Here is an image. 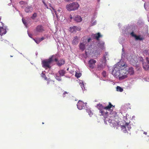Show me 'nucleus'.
Segmentation results:
<instances>
[{
    "label": "nucleus",
    "mask_w": 149,
    "mask_h": 149,
    "mask_svg": "<svg viewBox=\"0 0 149 149\" xmlns=\"http://www.w3.org/2000/svg\"><path fill=\"white\" fill-rule=\"evenodd\" d=\"M112 74L120 80L123 79L127 77V65L118 63L114 65L112 71Z\"/></svg>",
    "instance_id": "1"
},
{
    "label": "nucleus",
    "mask_w": 149,
    "mask_h": 149,
    "mask_svg": "<svg viewBox=\"0 0 149 149\" xmlns=\"http://www.w3.org/2000/svg\"><path fill=\"white\" fill-rule=\"evenodd\" d=\"M54 61L57 62V58L56 55H53L50 57L48 59L46 60H44L42 61V64L43 67L45 68H51L50 64L52 62Z\"/></svg>",
    "instance_id": "2"
},
{
    "label": "nucleus",
    "mask_w": 149,
    "mask_h": 149,
    "mask_svg": "<svg viewBox=\"0 0 149 149\" xmlns=\"http://www.w3.org/2000/svg\"><path fill=\"white\" fill-rule=\"evenodd\" d=\"M79 6V5L78 3L74 2L67 5L66 6V8L68 11H74L77 10Z\"/></svg>",
    "instance_id": "3"
},
{
    "label": "nucleus",
    "mask_w": 149,
    "mask_h": 149,
    "mask_svg": "<svg viewBox=\"0 0 149 149\" xmlns=\"http://www.w3.org/2000/svg\"><path fill=\"white\" fill-rule=\"evenodd\" d=\"M113 107L114 106L110 102H109V105L106 107L103 106L101 104H99L97 105V108L99 110V111H101L103 110H109Z\"/></svg>",
    "instance_id": "4"
},
{
    "label": "nucleus",
    "mask_w": 149,
    "mask_h": 149,
    "mask_svg": "<svg viewBox=\"0 0 149 149\" xmlns=\"http://www.w3.org/2000/svg\"><path fill=\"white\" fill-rule=\"evenodd\" d=\"M106 61L104 62L102 61V63H98L97 67V70L101 71L103 70L106 67Z\"/></svg>",
    "instance_id": "5"
},
{
    "label": "nucleus",
    "mask_w": 149,
    "mask_h": 149,
    "mask_svg": "<svg viewBox=\"0 0 149 149\" xmlns=\"http://www.w3.org/2000/svg\"><path fill=\"white\" fill-rule=\"evenodd\" d=\"M96 63V61L93 59H92L89 60L88 62L89 67L91 69H93L95 67V64Z\"/></svg>",
    "instance_id": "6"
},
{
    "label": "nucleus",
    "mask_w": 149,
    "mask_h": 149,
    "mask_svg": "<svg viewBox=\"0 0 149 149\" xmlns=\"http://www.w3.org/2000/svg\"><path fill=\"white\" fill-rule=\"evenodd\" d=\"M44 31L43 26L41 25H38L36 28L35 32L38 34L39 33H41Z\"/></svg>",
    "instance_id": "7"
},
{
    "label": "nucleus",
    "mask_w": 149,
    "mask_h": 149,
    "mask_svg": "<svg viewBox=\"0 0 149 149\" xmlns=\"http://www.w3.org/2000/svg\"><path fill=\"white\" fill-rule=\"evenodd\" d=\"M110 118H112L113 120H114L115 121L117 122L118 121L116 120L118 116L117 115V113L115 111H111L110 113Z\"/></svg>",
    "instance_id": "8"
},
{
    "label": "nucleus",
    "mask_w": 149,
    "mask_h": 149,
    "mask_svg": "<svg viewBox=\"0 0 149 149\" xmlns=\"http://www.w3.org/2000/svg\"><path fill=\"white\" fill-rule=\"evenodd\" d=\"M81 30V28L80 27L75 26L70 28V31L72 33L76 32L77 31H80Z\"/></svg>",
    "instance_id": "9"
},
{
    "label": "nucleus",
    "mask_w": 149,
    "mask_h": 149,
    "mask_svg": "<svg viewBox=\"0 0 149 149\" xmlns=\"http://www.w3.org/2000/svg\"><path fill=\"white\" fill-rule=\"evenodd\" d=\"M99 113H101L100 115L103 116L105 118L107 117L108 112L106 110L105 111L104 110L99 111Z\"/></svg>",
    "instance_id": "10"
},
{
    "label": "nucleus",
    "mask_w": 149,
    "mask_h": 149,
    "mask_svg": "<svg viewBox=\"0 0 149 149\" xmlns=\"http://www.w3.org/2000/svg\"><path fill=\"white\" fill-rule=\"evenodd\" d=\"M85 104L82 102L79 101L77 103V106L78 108L80 110L82 109L84 107Z\"/></svg>",
    "instance_id": "11"
},
{
    "label": "nucleus",
    "mask_w": 149,
    "mask_h": 149,
    "mask_svg": "<svg viewBox=\"0 0 149 149\" xmlns=\"http://www.w3.org/2000/svg\"><path fill=\"white\" fill-rule=\"evenodd\" d=\"M102 36L100 34V33H98L91 35V37L93 39H96L97 40H98L99 38L102 37Z\"/></svg>",
    "instance_id": "12"
},
{
    "label": "nucleus",
    "mask_w": 149,
    "mask_h": 149,
    "mask_svg": "<svg viewBox=\"0 0 149 149\" xmlns=\"http://www.w3.org/2000/svg\"><path fill=\"white\" fill-rule=\"evenodd\" d=\"M127 75L128 74L130 75H133L134 73V71L133 68L132 67H130L129 68L127 66Z\"/></svg>",
    "instance_id": "13"
},
{
    "label": "nucleus",
    "mask_w": 149,
    "mask_h": 149,
    "mask_svg": "<svg viewBox=\"0 0 149 149\" xmlns=\"http://www.w3.org/2000/svg\"><path fill=\"white\" fill-rule=\"evenodd\" d=\"M87 44V42H84L83 43H80L79 45V47L80 49L82 51H84L85 49V46Z\"/></svg>",
    "instance_id": "14"
},
{
    "label": "nucleus",
    "mask_w": 149,
    "mask_h": 149,
    "mask_svg": "<svg viewBox=\"0 0 149 149\" xmlns=\"http://www.w3.org/2000/svg\"><path fill=\"white\" fill-rule=\"evenodd\" d=\"M57 65L59 66H61L62 65H64L65 63V61L63 59H60L59 61L57 60Z\"/></svg>",
    "instance_id": "15"
},
{
    "label": "nucleus",
    "mask_w": 149,
    "mask_h": 149,
    "mask_svg": "<svg viewBox=\"0 0 149 149\" xmlns=\"http://www.w3.org/2000/svg\"><path fill=\"white\" fill-rule=\"evenodd\" d=\"M6 33V29L3 28V27H0V35L2 36L3 34H5Z\"/></svg>",
    "instance_id": "16"
},
{
    "label": "nucleus",
    "mask_w": 149,
    "mask_h": 149,
    "mask_svg": "<svg viewBox=\"0 0 149 149\" xmlns=\"http://www.w3.org/2000/svg\"><path fill=\"white\" fill-rule=\"evenodd\" d=\"M79 39H78L77 36H75L74 38V39L72 41V43L74 45H77L79 42Z\"/></svg>",
    "instance_id": "17"
},
{
    "label": "nucleus",
    "mask_w": 149,
    "mask_h": 149,
    "mask_svg": "<svg viewBox=\"0 0 149 149\" xmlns=\"http://www.w3.org/2000/svg\"><path fill=\"white\" fill-rule=\"evenodd\" d=\"M74 20L77 22H80L82 20V19L80 16L76 15L75 17Z\"/></svg>",
    "instance_id": "18"
},
{
    "label": "nucleus",
    "mask_w": 149,
    "mask_h": 149,
    "mask_svg": "<svg viewBox=\"0 0 149 149\" xmlns=\"http://www.w3.org/2000/svg\"><path fill=\"white\" fill-rule=\"evenodd\" d=\"M33 8L31 6H27L25 9V11L26 13L31 12Z\"/></svg>",
    "instance_id": "19"
},
{
    "label": "nucleus",
    "mask_w": 149,
    "mask_h": 149,
    "mask_svg": "<svg viewBox=\"0 0 149 149\" xmlns=\"http://www.w3.org/2000/svg\"><path fill=\"white\" fill-rule=\"evenodd\" d=\"M143 68L146 70H149V65H148L147 63H143Z\"/></svg>",
    "instance_id": "20"
},
{
    "label": "nucleus",
    "mask_w": 149,
    "mask_h": 149,
    "mask_svg": "<svg viewBox=\"0 0 149 149\" xmlns=\"http://www.w3.org/2000/svg\"><path fill=\"white\" fill-rule=\"evenodd\" d=\"M58 73L60 75V76H63L65 74V71L63 70H61L58 71Z\"/></svg>",
    "instance_id": "21"
},
{
    "label": "nucleus",
    "mask_w": 149,
    "mask_h": 149,
    "mask_svg": "<svg viewBox=\"0 0 149 149\" xmlns=\"http://www.w3.org/2000/svg\"><path fill=\"white\" fill-rule=\"evenodd\" d=\"M125 127L126 128V133L128 132V131L130 130V129H131V127L130 126V125H129V124H126L125 125Z\"/></svg>",
    "instance_id": "22"
},
{
    "label": "nucleus",
    "mask_w": 149,
    "mask_h": 149,
    "mask_svg": "<svg viewBox=\"0 0 149 149\" xmlns=\"http://www.w3.org/2000/svg\"><path fill=\"white\" fill-rule=\"evenodd\" d=\"M136 37L135 38V39L136 40H142L144 39V37H141V36H135Z\"/></svg>",
    "instance_id": "23"
},
{
    "label": "nucleus",
    "mask_w": 149,
    "mask_h": 149,
    "mask_svg": "<svg viewBox=\"0 0 149 149\" xmlns=\"http://www.w3.org/2000/svg\"><path fill=\"white\" fill-rule=\"evenodd\" d=\"M143 54L149 57V49H145L143 51Z\"/></svg>",
    "instance_id": "24"
},
{
    "label": "nucleus",
    "mask_w": 149,
    "mask_h": 149,
    "mask_svg": "<svg viewBox=\"0 0 149 149\" xmlns=\"http://www.w3.org/2000/svg\"><path fill=\"white\" fill-rule=\"evenodd\" d=\"M37 17V13H34L32 15V16L31 17V18L34 20L35 19V18Z\"/></svg>",
    "instance_id": "25"
},
{
    "label": "nucleus",
    "mask_w": 149,
    "mask_h": 149,
    "mask_svg": "<svg viewBox=\"0 0 149 149\" xmlns=\"http://www.w3.org/2000/svg\"><path fill=\"white\" fill-rule=\"evenodd\" d=\"M117 91L120 92L123 91V89L119 86H117L116 87Z\"/></svg>",
    "instance_id": "26"
},
{
    "label": "nucleus",
    "mask_w": 149,
    "mask_h": 149,
    "mask_svg": "<svg viewBox=\"0 0 149 149\" xmlns=\"http://www.w3.org/2000/svg\"><path fill=\"white\" fill-rule=\"evenodd\" d=\"M121 128L122 130H123V131L124 133H126V128L125 127V125H121Z\"/></svg>",
    "instance_id": "27"
},
{
    "label": "nucleus",
    "mask_w": 149,
    "mask_h": 149,
    "mask_svg": "<svg viewBox=\"0 0 149 149\" xmlns=\"http://www.w3.org/2000/svg\"><path fill=\"white\" fill-rule=\"evenodd\" d=\"M69 94V92L66 91H64L63 94V97H64L66 96L67 95Z\"/></svg>",
    "instance_id": "28"
},
{
    "label": "nucleus",
    "mask_w": 149,
    "mask_h": 149,
    "mask_svg": "<svg viewBox=\"0 0 149 149\" xmlns=\"http://www.w3.org/2000/svg\"><path fill=\"white\" fill-rule=\"evenodd\" d=\"M61 76H56V80H58L59 81H61Z\"/></svg>",
    "instance_id": "29"
},
{
    "label": "nucleus",
    "mask_w": 149,
    "mask_h": 149,
    "mask_svg": "<svg viewBox=\"0 0 149 149\" xmlns=\"http://www.w3.org/2000/svg\"><path fill=\"white\" fill-rule=\"evenodd\" d=\"M81 74L80 73H77L76 72L75 74V76L77 78H79L81 76Z\"/></svg>",
    "instance_id": "30"
},
{
    "label": "nucleus",
    "mask_w": 149,
    "mask_h": 149,
    "mask_svg": "<svg viewBox=\"0 0 149 149\" xmlns=\"http://www.w3.org/2000/svg\"><path fill=\"white\" fill-rule=\"evenodd\" d=\"M102 74L103 77H105L106 76V72L105 71H103L102 73Z\"/></svg>",
    "instance_id": "31"
},
{
    "label": "nucleus",
    "mask_w": 149,
    "mask_h": 149,
    "mask_svg": "<svg viewBox=\"0 0 149 149\" xmlns=\"http://www.w3.org/2000/svg\"><path fill=\"white\" fill-rule=\"evenodd\" d=\"M22 20L23 24L25 26H26L27 24L26 20L23 18H22Z\"/></svg>",
    "instance_id": "32"
},
{
    "label": "nucleus",
    "mask_w": 149,
    "mask_h": 149,
    "mask_svg": "<svg viewBox=\"0 0 149 149\" xmlns=\"http://www.w3.org/2000/svg\"><path fill=\"white\" fill-rule=\"evenodd\" d=\"M33 40L37 44H39L40 42L39 38L37 39H33Z\"/></svg>",
    "instance_id": "33"
},
{
    "label": "nucleus",
    "mask_w": 149,
    "mask_h": 149,
    "mask_svg": "<svg viewBox=\"0 0 149 149\" xmlns=\"http://www.w3.org/2000/svg\"><path fill=\"white\" fill-rule=\"evenodd\" d=\"M131 35L132 36H133V37H134L135 38L136 37V36H136L137 35H136L135 34H134V32H132L131 33Z\"/></svg>",
    "instance_id": "34"
},
{
    "label": "nucleus",
    "mask_w": 149,
    "mask_h": 149,
    "mask_svg": "<svg viewBox=\"0 0 149 149\" xmlns=\"http://www.w3.org/2000/svg\"><path fill=\"white\" fill-rule=\"evenodd\" d=\"M19 3L21 5L24 4L25 3H26L24 1H20Z\"/></svg>",
    "instance_id": "35"
},
{
    "label": "nucleus",
    "mask_w": 149,
    "mask_h": 149,
    "mask_svg": "<svg viewBox=\"0 0 149 149\" xmlns=\"http://www.w3.org/2000/svg\"><path fill=\"white\" fill-rule=\"evenodd\" d=\"M39 39L40 40V42L44 40L45 39V38L44 37H42L41 38H39Z\"/></svg>",
    "instance_id": "36"
},
{
    "label": "nucleus",
    "mask_w": 149,
    "mask_h": 149,
    "mask_svg": "<svg viewBox=\"0 0 149 149\" xmlns=\"http://www.w3.org/2000/svg\"><path fill=\"white\" fill-rule=\"evenodd\" d=\"M146 60L147 63L149 64V59L148 57H146Z\"/></svg>",
    "instance_id": "37"
},
{
    "label": "nucleus",
    "mask_w": 149,
    "mask_h": 149,
    "mask_svg": "<svg viewBox=\"0 0 149 149\" xmlns=\"http://www.w3.org/2000/svg\"><path fill=\"white\" fill-rule=\"evenodd\" d=\"M52 9L54 10H55L54 9V8L53 7H51ZM54 12L56 14V15L57 16V14H56V11H54Z\"/></svg>",
    "instance_id": "38"
},
{
    "label": "nucleus",
    "mask_w": 149,
    "mask_h": 149,
    "mask_svg": "<svg viewBox=\"0 0 149 149\" xmlns=\"http://www.w3.org/2000/svg\"><path fill=\"white\" fill-rule=\"evenodd\" d=\"M91 40V38H89L88 39L87 42L88 43Z\"/></svg>",
    "instance_id": "39"
},
{
    "label": "nucleus",
    "mask_w": 149,
    "mask_h": 149,
    "mask_svg": "<svg viewBox=\"0 0 149 149\" xmlns=\"http://www.w3.org/2000/svg\"><path fill=\"white\" fill-rule=\"evenodd\" d=\"M74 0H65V1H66V2H68V1H74Z\"/></svg>",
    "instance_id": "40"
},
{
    "label": "nucleus",
    "mask_w": 149,
    "mask_h": 149,
    "mask_svg": "<svg viewBox=\"0 0 149 149\" xmlns=\"http://www.w3.org/2000/svg\"><path fill=\"white\" fill-rule=\"evenodd\" d=\"M143 134H145V135H147V132H144Z\"/></svg>",
    "instance_id": "41"
},
{
    "label": "nucleus",
    "mask_w": 149,
    "mask_h": 149,
    "mask_svg": "<svg viewBox=\"0 0 149 149\" xmlns=\"http://www.w3.org/2000/svg\"><path fill=\"white\" fill-rule=\"evenodd\" d=\"M70 17L71 19H72V15H70Z\"/></svg>",
    "instance_id": "42"
},
{
    "label": "nucleus",
    "mask_w": 149,
    "mask_h": 149,
    "mask_svg": "<svg viewBox=\"0 0 149 149\" xmlns=\"http://www.w3.org/2000/svg\"><path fill=\"white\" fill-rule=\"evenodd\" d=\"M58 12H60L61 11V10H58Z\"/></svg>",
    "instance_id": "43"
},
{
    "label": "nucleus",
    "mask_w": 149,
    "mask_h": 149,
    "mask_svg": "<svg viewBox=\"0 0 149 149\" xmlns=\"http://www.w3.org/2000/svg\"><path fill=\"white\" fill-rule=\"evenodd\" d=\"M29 35V36L30 37H31V35Z\"/></svg>",
    "instance_id": "44"
},
{
    "label": "nucleus",
    "mask_w": 149,
    "mask_h": 149,
    "mask_svg": "<svg viewBox=\"0 0 149 149\" xmlns=\"http://www.w3.org/2000/svg\"><path fill=\"white\" fill-rule=\"evenodd\" d=\"M104 58L106 60V58L105 57V56H104Z\"/></svg>",
    "instance_id": "45"
},
{
    "label": "nucleus",
    "mask_w": 149,
    "mask_h": 149,
    "mask_svg": "<svg viewBox=\"0 0 149 149\" xmlns=\"http://www.w3.org/2000/svg\"><path fill=\"white\" fill-rule=\"evenodd\" d=\"M69 70V68H68V69H67V70Z\"/></svg>",
    "instance_id": "46"
},
{
    "label": "nucleus",
    "mask_w": 149,
    "mask_h": 149,
    "mask_svg": "<svg viewBox=\"0 0 149 149\" xmlns=\"http://www.w3.org/2000/svg\"><path fill=\"white\" fill-rule=\"evenodd\" d=\"M10 56V57H13V56H12L11 55Z\"/></svg>",
    "instance_id": "47"
},
{
    "label": "nucleus",
    "mask_w": 149,
    "mask_h": 149,
    "mask_svg": "<svg viewBox=\"0 0 149 149\" xmlns=\"http://www.w3.org/2000/svg\"><path fill=\"white\" fill-rule=\"evenodd\" d=\"M42 124H44V123L43 122V123H42Z\"/></svg>",
    "instance_id": "48"
},
{
    "label": "nucleus",
    "mask_w": 149,
    "mask_h": 149,
    "mask_svg": "<svg viewBox=\"0 0 149 149\" xmlns=\"http://www.w3.org/2000/svg\"><path fill=\"white\" fill-rule=\"evenodd\" d=\"M98 0V1H100V0Z\"/></svg>",
    "instance_id": "49"
}]
</instances>
